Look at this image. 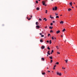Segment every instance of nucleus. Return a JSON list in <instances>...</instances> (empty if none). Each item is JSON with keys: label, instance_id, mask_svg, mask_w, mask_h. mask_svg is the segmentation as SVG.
<instances>
[{"label": "nucleus", "instance_id": "nucleus-1", "mask_svg": "<svg viewBox=\"0 0 77 77\" xmlns=\"http://www.w3.org/2000/svg\"><path fill=\"white\" fill-rule=\"evenodd\" d=\"M57 9V7H55L54 8H53V11H56Z\"/></svg>", "mask_w": 77, "mask_h": 77}, {"label": "nucleus", "instance_id": "nucleus-2", "mask_svg": "<svg viewBox=\"0 0 77 77\" xmlns=\"http://www.w3.org/2000/svg\"><path fill=\"white\" fill-rule=\"evenodd\" d=\"M36 28L37 29H39V28H40V26H39L37 25L36 26Z\"/></svg>", "mask_w": 77, "mask_h": 77}, {"label": "nucleus", "instance_id": "nucleus-3", "mask_svg": "<svg viewBox=\"0 0 77 77\" xmlns=\"http://www.w3.org/2000/svg\"><path fill=\"white\" fill-rule=\"evenodd\" d=\"M57 75H60V76L61 75V73H59L58 72H57Z\"/></svg>", "mask_w": 77, "mask_h": 77}, {"label": "nucleus", "instance_id": "nucleus-4", "mask_svg": "<svg viewBox=\"0 0 77 77\" xmlns=\"http://www.w3.org/2000/svg\"><path fill=\"white\" fill-rule=\"evenodd\" d=\"M41 48L42 49H44V48H45V46H42Z\"/></svg>", "mask_w": 77, "mask_h": 77}, {"label": "nucleus", "instance_id": "nucleus-5", "mask_svg": "<svg viewBox=\"0 0 77 77\" xmlns=\"http://www.w3.org/2000/svg\"><path fill=\"white\" fill-rule=\"evenodd\" d=\"M42 3H43V5H45V2H44L43 1Z\"/></svg>", "mask_w": 77, "mask_h": 77}, {"label": "nucleus", "instance_id": "nucleus-6", "mask_svg": "<svg viewBox=\"0 0 77 77\" xmlns=\"http://www.w3.org/2000/svg\"><path fill=\"white\" fill-rule=\"evenodd\" d=\"M57 33H60V30H58L56 32Z\"/></svg>", "mask_w": 77, "mask_h": 77}, {"label": "nucleus", "instance_id": "nucleus-7", "mask_svg": "<svg viewBox=\"0 0 77 77\" xmlns=\"http://www.w3.org/2000/svg\"><path fill=\"white\" fill-rule=\"evenodd\" d=\"M60 24H63V21H61L60 22Z\"/></svg>", "mask_w": 77, "mask_h": 77}, {"label": "nucleus", "instance_id": "nucleus-8", "mask_svg": "<svg viewBox=\"0 0 77 77\" xmlns=\"http://www.w3.org/2000/svg\"><path fill=\"white\" fill-rule=\"evenodd\" d=\"M39 24V23H38V22H36V25H38Z\"/></svg>", "mask_w": 77, "mask_h": 77}, {"label": "nucleus", "instance_id": "nucleus-9", "mask_svg": "<svg viewBox=\"0 0 77 77\" xmlns=\"http://www.w3.org/2000/svg\"><path fill=\"white\" fill-rule=\"evenodd\" d=\"M43 20H45V21H47V20L46 19V18H44L43 19Z\"/></svg>", "mask_w": 77, "mask_h": 77}, {"label": "nucleus", "instance_id": "nucleus-10", "mask_svg": "<svg viewBox=\"0 0 77 77\" xmlns=\"http://www.w3.org/2000/svg\"><path fill=\"white\" fill-rule=\"evenodd\" d=\"M64 61H65L66 63H67L68 62V60L66 59V60H64Z\"/></svg>", "mask_w": 77, "mask_h": 77}, {"label": "nucleus", "instance_id": "nucleus-11", "mask_svg": "<svg viewBox=\"0 0 77 77\" xmlns=\"http://www.w3.org/2000/svg\"><path fill=\"white\" fill-rule=\"evenodd\" d=\"M49 29H53V26H52V27L50 26Z\"/></svg>", "mask_w": 77, "mask_h": 77}, {"label": "nucleus", "instance_id": "nucleus-12", "mask_svg": "<svg viewBox=\"0 0 77 77\" xmlns=\"http://www.w3.org/2000/svg\"><path fill=\"white\" fill-rule=\"evenodd\" d=\"M72 2H70V6H72Z\"/></svg>", "mask_w": 77, "mask_h": 77}, {"label": "nucleus", "instance_id": "nucleus-13", "mask_svg": "<svg viewBox=\"0 0 77 77\" xmlns=\"http://www.w3.org/2000/svg\"><path fill=\"white\" fill-rule=\"evenodd\" d=\"M49 58H50L51 59H53V57H50Z\"/></svg>", "mask_w": 77, "mask_h": 77}, {"label": "nucleus", "instance_id": "nucleus-14", "mask_svg": "<svg viewBox=\"0 0 77 77\" xmlns=\"http://www.w3.org/2000/svg\"><path fill=\"white\" fill-rule=\"evenodd\" d=\"M42 75H45V72H42Z\"/></svg>", "mask_w": 77, "mask_h": 77}, {"label": "nucleus", "instance_id": "nucleus-15", "mask_svg": "<svg viewBox=\"0 0 77 77\" xmlns=\"http://www.w3.org/2000/svg\"><path fill=\"white\" fill-rule=\"evenodd\" d=\"M36 9V10H39V7H38Z\"/></svg>", "mask_w": 77, "mask_h": 77}, {"label": "nucleus", "instance_id": "nucleus-16", "mask_svg": "<svg viewBox=\"0 0 77 77\" xmlns=\"http://www.w3.org/2000/svg\"><path fill=\"white\" fill-rule=\"evenodd\" d=\"M59 18V16H56V18Z\"/></svg>", "mask_w": 77, "mask_h": 77}, {"label": "nucleus", "instance_id": "nucleus-17", "mask_svg": "<svg viewBox=\"0 0 77 77\" xmlns=\"http://www.w3.org/2000/svg\"><path fill=\"white\" fill-rule=\"evenodd\" d=\"M69 11H71V8H69L68 10Z\"/></svg>", "mask_w": 77, "mask_h": 77}, {"label": "nucleus", "instance_id": "nucleus-18", "mask_svg": "<svg viewBox=\"0 0 77 77\" xmlns=\"http://www.w3.org/2000/svg\"><path fill=\"white\" fill-rule=\"evenodd\" d=\"M42 60L43 61H44V58H42Z\"/></svg>", "mask_w": 77, "mask_h": 77}, {"label": "nucleus", "instance_id": "nucleus-19", "mask_svg": "<svg viewBox=\"0 0 77 77\" xmlns=\"http://www.w3.org/2000/svg\"><path fill=\"white\" fill-rule=\"evenodd\" d=\"M40 42H43L42 41V39L40 40Z\"/></svg>", "mask_w": 77, "mask_h": 77}, {"label": "nucleus", "instance_id": "nucleus-20", "mask_svg": "<svg viewBox=\"0 0 77 77\" xmlns=\"http://www.w3.org/2000/svg\"><path fill=\"white\" fill-rule=\"evenodd\" d=\"M56 64H57V65H59V62H57L56 63H55V65Z\"/></svg>", "mask_w": 77, "mask_h": 77}, {"label": "nucleus", "instance_id": "nucleus-21", "mask_svg": "<svg viewBox=\"0 0 77 77\" xmlns=\"http://www.w3.org/2000/svg\"><path fill=\"white\" fill-rule=\"evenodd\" d=\"M63 32H64V31H65V29H63L62 30Z\"/></svg>", "mask_w": 77, "mask_h": 77}, {"label": "nucleus", "instance_id": "nucleus-22", "mask_svg": "<svg viewBox=\"0 0 77 77\" xmlns=\"http://www.w3.org/2000/svg\"><path fill=\"white\" fill-rule=\"evenodd\" d=\"M50 42V44H51V40H50L49 41Z\"/></svg>", "mask_w": 77, "mask_h": 77}, {"label": "nucleus", "instance_id": "nucleus-23", "mask_svg": "<svg viewBox=\"0 0 77 77\" xmlns=\"http://www.w3.org/2000/svg\"><path fill=\"white\" fill-rule=\"evenodd\" d=\"M48 50H50V48H49V47H48Z\"/></svg>", "mask_w": 77, "mask_h": 77}, {"label": "nucleus", "instance_id": "nucleus-24", "mask_svg": "<svg viewBox=\"0 0 77 77\" xmlns=\"http://www.w3.org/2000/svg\"><path fill=\"white\" fill-rule=\"evenodd\" d=\"M50 32L51 33V32H53V31H52V30H51Z\"/></svg>", "mask_w": 77, "mask_h": 77}, {"label": "nucleus", "instance_id": "nucleus-25", "mask_svg": "<svg viewBox=\"0 0 77 77\" xmlns=\"http://www.w3.org/2000/svg\"><path fill=\"white\" fill-rule=\"evenodd\" d=\"M57 54H60V52H57Z\"/></svg>", "mask_w": 77, "mask_h": 77}, {"label": "nucleus", "instance_id": "nucleus-26", "mask_svg": "<svg viewBox=\"0 0 77 77\" xmlns=\"http://www.w3.org/2000/svg\"><path fill=\"white\" fill-rule=\"evenodd\" d=\"M53 62V60H51V63H52V62Z\"/></svg>", "mask_w": 77, "mask_h": 77}, {"label": "nucleus", "instance_id": "nucleus-27", "mask_svg": "<svg viewBox=\"0 0 77 77\" xmlns=\"http://www.w3.org/2000/svg\"><path fill=\"white\" fill-rule=\"evenodd\" d=\"M52 39L53 40L54 39V36H53L52 37Z\"/></svg>", "mask_w": 77, "mask_h": 77}, {"label": "nucleus", "instance_id": "nucleus-28", "mask_svg": "<svg viewBox=\"0 0 77 77\" xmlns=\"http://www.w3.org/2000/svg\"><path fill=\"white\" fill-rule=\"evenodd\" d=\"M36 3H38V1H36Z\"/></svg>", "mask_w": 77, "mask_h": 77}, {"label": "nucleus", "instance_id": "nucleus-29", "mask_svg": "<svg viewBox=\"0 0 77 77\" xmlns=\"http://www.w3.org/2000/svg\"><path fill=\"white\" fill-rule=\"evenodd\" d=\"M62 69H65V68H63V67Z\"/></svg>", "mask_w": 77, "mask_h": 77}, {"label": "nucleus", "instance_id": "nucleus-30", "mask_svg": "<svg viewBox=\"0 0 77 77\" xmlns=\"http://www.w3.org/2000/svg\"><path fill=\"white\" fill-rule=\"evenodd\" d=\"M45 13L46 14H47V10H46Z\"/></svg>", "mask_w": 77, "mask_h": 77}, {"label": "nucleus", "instance_id": "nucleus-31", "mask_svg": "<svg viewBox=\"0 0 77 77\" xmlns=\"http://www.w3.org/2000/svg\"><path fill=\"white\" fill-rule=\"evenodd\" d=\"M55 15L57 16L58 15V14H57L56 13H55Z\"/></svg>", "mask_w": 77, "mask_h": 77}, {"label": "nucleus", "instance_id": "nucleus-32", "mask_svg": "<svg viewBox=\"0 0 77 77\" xmlns=\"http://www.w3.org/2000/svg\"><path fill=\"white\" fill-rule=\"evenodd\" d=\"M39 21H42V19H41V18H39Z\"/></svg>", "mask_w": 77, "mask_h": 77}, {"label": "nucleus", "instance_id": "nucleus-33", "mask_svg": "<svg viewBox=\"0 0 77 77\" xmlns=\"http://www.w3.org/2000/svg\"><path fill=\"white\" fill-rule=\"evenodd\" d=\"M44 35H41V37H44Z\"/></svg>", "mask_w": 77, "mask_h": 77}, {"label": "nucleus", "instance_id": "nucleus-34", "mask_svg": "<svg viewBox=\"0 0 77 77\" xmlns=\"http://www.w3.org/2000/svg\"><path fill=\"white\" fill-rule=\"evenodd\" d=\"M51 19H53V18H54V17H51Z\"/></svg>", "mask_w": 77, "mask_h": 77}, {"label": "nucleus", "instance_id": "nucleus-35", "mask_svg": "<svg viewBox=\"0 0 77 77\" xmlns=\"http://www.w3.org/2000/svg\"><path fill=\"white\" fill-rule=\"evenodd\" d=\"M50 36V34H48V36Z\"/></svg>", "mask_w": 77, "mask_h": 77}, {"label": "nucleus", "instance_id": "nucleus-36", "mask_svg": "<svg viewBox=\"0 0 77 77\" xmlns=\"http://www.w3.org/2000/svg\"><path fill=\"white\" fill-rule=\"evenodd\" d=\"M50 24H51V26H53V23H51Z\"/></svg>", "mask_w": 77, "mask_h": 77}, {"label": "nucleus", "instance_id": "nucleus-37", "mask_svg": "<svg viewBox=\"0 0 77 77\" xmlns=\"http://www.w3.org/2000/svg\"><path fill=\"white\" fill-rule=\"evenodd\" d=\"M47 43H48L49 42V41H47Z\"/></svg>", "mask_w": 77, "mask_h": 77}, {"label": "nucleus", "instance_id": "nucleus-38", "mask_svg": "<svg viewBox=\"0 0 77 77\" xmlns=\"http://www.w3.org/2000/svg\"><path fill=\"white\" fill-rule=\"evenodd\" d=\"M31 20V18H29L28 19V20Z\"/></svg>", "mask_w": 77, "mask_h": 77}, {"label": "nucleus", "instance_id": "nucleus-39", "mask_svg": "<svg viewBox=\"0 0 77 77\" xmlns=\"http://www.w3.org/2000/svg\"><path fill=\"white\" fill-rule=\"evenodd\" d=\"M50 53V51H48L47 52V53Z\"/></svg>", "mask_w": 77, "mask_h": 77}, {"label": "nucleus", "instance_id": "nucleus-40", "mask_svg": "<svg viewBox=\"0 0 77 77\" xmlns=\"http://www.w3.org/2000/svg\"><path fill=\"white\" fill-rule=\"evenodd\" d=\"M51 52H52V53H53V52H54L53 50H52Z\"/></svg>", "mask_w": 77, "mask_h": 77}, {"label": "nucleus", "instance_id": "nucleus-41", "mask_svg": "<svg viewBox=\"0 0 77 77\" xmlns=\"http://www.w3.org/2000/svg\"><path fill=\"white\" fill-rule=\"evenodd\" d=\"M39 34L40 35H42V33H40Z\"/></svg>", "mask_w": 77, "mask_h": 77}, {"label": "nucleus", "instance_id": "nucleus-42", "mask_svg": "<svg viewBox=\"0 0 77 77\" xmlns=\"http://www.w3.org/2000/svg\"><path fill=\"white\" fill-rule=\"evenodd\" d=\"M58 46H57L56 47V48H57V49H59V48H57Z\"/></svg>", "mask_w": 77, "mask_h": 77}, {"label": "nucleus", "instance_id": "nucleus-43", "mask_svg": "<svg viewBox=\"0 0 77 77\" xmlns=\"http://www.w3.org/2000/svg\"><path fill=\"white\" fill-rule=\"evenodd\" d=\"M50 18H51V15H50Z\"/></svg>", "mask_w": 77, "mask_h": 77}, {"label": "nucleus", "instance_id": "nucleus-44", "mask_svg": "<svg viewBox=\"0 0 77 77\" xmlns=\"http://www.w3.org/2000/svg\"><path fill=\"white\" fill-rule=\"evenodd\" d=\"M56 66V65L54 66V67H55Z\"/></svg>", "mask_w": 77, "mask_h": 77}, {"label": "nucleus", "instance_id": "nucleus-45", "mask_svg": "<svg viewBox=\"0 0 77 77\" xmlns=\"http://www.w3.org/2000/svg\"><path fill=\"white\" fill-rule=\"evenodd\" d=\"M48 72H50V71L48 70Z\"/></svg>", "mask_w": 77, "mask_h": 77}, {"label": "nucleus", "instance_id": "nucleus-46", "mask_svg": "<svg viewBox=\"0 0 77 77\" xmlns=\"http://www.w3.org/2000/svg\"><path fill=\"white\" fill-rule=\"evenodd\" d=\"M31 18H32V15H31Z\"/></svg>", "mask_w": 77, "mask_h": 77}, {"label": "nucleus", "instance_id": "nucleus-47", "mask_svg": "<svg viewBox=\"0 0 77 77\" xmlns=\"http://www.w3.org/2000/svg\"><path fill=\"white\" fill-rule=\"evenodd\" d=\"M46 28H47V26L45 27V28L46 29Z\"/></svg>", "mask_w": 77, "mask_h": 77}, {"label": "nucleus", "instance_id": "nucleus-48", "mask_svg": "<svg viewBox=\"0 0 77 77\" xmlns=\"http://www.w3.org/2000/svg\"><path fill=\"white\" fill-rule=\"evenodd\" d=\"M53 23H55V21H53Z\"/></svg>", "mask_w": 77, "mask_h": 77}, {"label": "nucleus", "instance_id": "nucleus-49", "mask_svg": "<svg viewBox=\"0 0 77 77\" xmlns=\"http://www.w3.org/2000/svg\"><path fill=\"white\" fill-rule=\"evenodd\" d=\"M55 67H54L53 68V69H55Z\"/></svg>", "mask_w": 77, "mask_h": 77}, {"label": "nucleus", "instance_id": "nucleus-50", "mask_svg": "<svg viewBox=\"0 0 77 77\" xmlns=\"http://www.w3.org/2000/svg\"><path fill=\"white\" fill-rule=\"evenodd\" d=\"M27 19H28H28H29V18H28V17H27Z\"/></svg>", "mask_w": 77, "mask_h": 77}, {"label": "nucleus", "instance_id": "nucleus-51", "mask_svg": "<svg viewBox=\"0 0 77 77\" xmlns=\"http://www.w3.org/2000/svg\"><path fill=\"white\" fill-rule=\"evenodd\" d=\"M48 54H49V55H50V53H49Z\"/></svg>", "mask_w": 77, "mask_h": 77}, {"label": "nucleus", "instance_id": "nucleus-52", "mask_svg": "<svg viewBox=\"0 0 77 77\" xmlns=\"http://www.w3.org/2000/svg\"><path fill=\"white\" fill-rule=\"evenodd\" d=\"M54 38L55 39H56V38H55V37H54Z\"/></svg>", "mask_w": 77, "mask_h": 77}, {"label": "nucleus", "instance_id": "nucleus-53", "mask_svg": "<svg viewBox=\"0 0 77 77\" xmlns=\"http://www.w3.org/2000/svg\"><path fill=\"white\" fill-rule=\"evenodd\" d=\"M52 53H53V52H51V54H52Z\"/></svg>", "mask_w": 77, "mask_h": 77}, {"label": "nucleus", "instance_id": "nucleus-54", "mask_svg": "<svg viewBox=\"0 0 77 77\" xmlns=\"http://www.w3.org/2000/svg\"><path fill=\"white\" fill-rule=\"evenodd\" d=\"M45 5L46 6H47V5Z\"/></svg>", "mask_w": 77, "mask_h": 77}, {"label": "nucleus", "instance_id": "nucleus-55", "mask_svg": "<svg viewBox=\"0 0 77 77\" xmlns=\"http://www.w3.org/2000/svg\"><path fill=\"white\" fill-rule=\"evenodd\" d=\"M72 8H74V7H72Z\"/></svg>", "mask_w": 77, "mask_h": 77}, {"label": "nucleus", "instance_id": "nucleus-56", "mask_svg": "<svg viewBox=\"0 0 77 77\" xmlns=\"http://www.w3.org/2000/svg\"><path fill=\"white\" fill-rule=\"evenodd\" d=\"M50 53H47V54H49Z\"/></svg>", "mask_w": 77, "mask_h": 77}, {"label": "nucleus", "instance_id": "nucleus-57", "mask_svg": "<svg viewBox=\"0 0 77 77\" xmlns=\"http://www.w3.org/2000/svg\"><path fill=\"white\" fill-rule=\"evenodd\" d=\"M60 16H62V15H61Z\"/></svg>", "mask_w": 77, "mask_h": 77}, {"label": "nucleus", "instance_id": "nucleus-58", "mask_svg": "<svg viewBox=\"0 0 77 77\" xmlns=\"http://www.w3.org/2000/svg\"><path fill=\"white\" fill-rule=\"evenodd\" d=\"M47 69H48V67H47Z\"/></svg>", "mask_w": 77, "mask_h": 77}, {"label": "nucleus", "instance_id": "nucleus-59", "mask_svg": "<svg viewBox=\"0 0 77 77\" xmlns=\"http://www.w3.org/2000/svg\"><path fill=\"white\" fill-rule=\"evenodd\" d=\"M61 37H62V35H61Z\"/></svg>", "mask_w": 77, "mask_h": 77}, {"label": "nucleus", "instance_id": "nucleus-60", "mask_svg": "<svg viewBox=\"0 0 77 77\" xmlns=\"http://www.w3.org/2000/svg\"><path fill=\"white\" fill-rule=\"evenodd\" d=\"M41 0H38V1H40Z\"/></svg>", "mask_w": 77, "mask_h": 77}, {"label": "nucleus", "instance_id": "nucleus-61", "mask_svg": "<svg viewBox=\"0 0 77 77\" xmlns=\"http://www.w3.org/2000/svg\"><path fill=\"white\" fill-rule=\"evenodd\" d=\"M47 56H48V55L47 54Z\"/></svg>", "mask_w": 77, "mask_h": 77}, {"label": "nucleus", "instance_id": "nucleus-62", "mask_svg": "<svg viewBox=\"0 0 77 77\" xmlns=\"http://www.w3.org/2000/svg\"><path fill=\"white\" fill-rule=\"evenodd\" d=\"M73 3H74V4H75V3H74V2Z\"/></svg>", "mask_w": 77, "mask_h": 77}, {"label": "nucleus", "instance_id": "nucleus-63", "mask_svg": "<svg viewBox=\"0 0 77 77\" xmlns=\"http://www.w3.org/2000/svg\"><path fill=\"white\" fill-rule=\"evenodd\" d=\"M53 0H51V1H53Z\"/></svg>", "mask_w": 77, "mask_h": 77}]
</instances>
